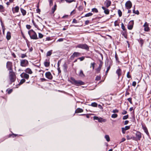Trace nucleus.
Masks as SVG:
<instances>
[{
	"label": "nucleus",
	"instance_id": "nucleus-43",
	"mask_svg": "<svg viewBox=\"0 0 151 151\" xmlns=\"http://www.w3.org/2000/svg\"><path fill=\"white\" fill-rule=\"evenodd\" d=\"M101 69V68L99 67L97 68H96L95 70L97 73H99L100 72Z\"/></svg>",
	"mask_w": 151,
	"mask_h": 151
},
{
	"label": "nucleus",
	"instance_id": "nucleus-49",
	"mask_svg": "<svg viewBox=\"0 0 151 151\" xmlns=\"http://www.w3.org/2000/svg\"><path fill=\"white\" fill-rule=\"evenodd\" d=\"M8 70H9V74H12L13 73H14V72H13L12 68L9 69H8Z\"/></svg>",
	"mask_w": 151,
	"mask_h": 151
},
{
	"label": "nucleus",
	"instance_id": "nucleus-38",
	"mask_svg": "<svg viewBox=\"0 0 151 151\" xmlns=\"http://www.w3.org/2000/svg\"><path fill=\"white\" fill-rule=\"evenodd\" d=\"M95 64L96 63L95 62L91 63V64L90 68H91L92 67L93 69V70L94 68L95 65Z\"/></svg>",
	"mask_w": 151,
	"mask_h": 151
},
{
	"label": "nucleus",
	"instance_id": "nucleus-28",
	"mask_svg": "<svg viewBox=\"0 0 151 151\" xmlns=\"http://www.w3.org/2000/svg\"><path fill=\"white\" fill-rule=\"evenodd\" d=\"M89 106H91L93 107H97L98 106L97 103L96 102H94L92 103L91 105L89 104Z\"/></svg>",
	"mask_w": 151,
	"mask_h": 151
},
{
	"label": "nucleus",
	"instance_id": "nucleus-34",
	"mask_svg": "<svg viewBox=\"0 0 151 151\" xmlns=\"http://www.w3.org/2000/svg\"><path fill=\"white\" fill-rule=\"evenodd\" d=\"M105 138L107 142H109L110 140V138L108 135H106L105 136Z\"/></svg>",
	"mask_w": 151,
	"mask_h": 151
},
{
	"label": "nucleus",
	"instance_id": "nucleus-24",
	"mask_svg": "<svg viewBox=\"0 0 151 151\" xmlns=\"http://www.w3.org/2000/svg\"><path fill=\"white\" fill-rule=\"evenodd\" d=\"M83 110L80 108H78L75 111V113H79L83 112Z\"/></svg>",
	"mask_w": 151,
	"mask_h": 151
},
{
	"label": "nucleus",
	"instance_id": "nucleus-21",
	"mask_svg": "<svg viewBox=\"0 0 151 151\" xmlns=\"http://www.w3.org/2000/svg\"><path fill=\"white\" fill-rule=\"evenodd\" d=\"M63 67L64 72H66L67 71L68 66L66 63H65L63 65Z\"/></svg>",
	"mask_w": 151,
	"mask_h": 151
},
{
	"label": "nucleus",
	"instance_id": "nucleus-35",
	"mask_svg": "<svg viewBox=\"0 0 151 151\" xmlns=\"http://www.w3.org/2000/svg\"><path fill=\"white\" fill-rule=\"evenodd\" d=\"M121 28L124 31L127 30L124 24L122 23L121 24Z\"/></svg>",
	"mask_w": 151,
	"mask_h": 151
},
{
	"label": "nucleus",
	"instance_id": "nucleus-61",
	"mask_svg": "<svg viewBox=\"0 0 151 151\" xmlns=\"http://www.w3.org/2000/svg\"><path fill=\"white\" fill-rule=\"evenodd\" d=\"M37 9H36V11L37 13H40V9L38 8L39 6H37Z\"/></svg>",
	"mask_w": 151,
	"mask_h": 151
},
{
	"label": "nucleus",
	"instance_id": "nucleus-9",
	"mask_svg": "<svg viewBox=\"0 0 151 151\" xmlns=\"http://www.w3.org/2000/svg\"><path fill=\"white\" fill-rule=\"evenodd\" d=\"M135 136L138 141L140 140L142 138V133L139 131H137L135 133Z\"/></svg>",
	"mask_w": 151,
	"mask_h": 151
},
{
	"label": "nucleus",
	"instance_id": "nucleus-5",
	"mask_svg": "<svg viewBox=\"0 0 151 151\" xmlns=\"http://www.w3.org/2000/svg\"><path fill=\"white\" fill-rule=\"evenodd\" d=\"M81 55V53L78 52H74L72 55H71L70 57V59L71 60H73L74 58L75 57H78Z\"/></svg>",
	"mask_w": 151,
	"mask_h": 151
},
{
	"label": "nucleus",
	"instance_id": "nucleus-50",
	"mask_svg": "<svg viewBox=\"0 0 151 151\" xmlns=\"http://www.w3.org/2000/svg\"><path fill=\"white\" fill-rule=\"evenodd\" d=\"M78 9L79 11H81L83 9V7L82 6H80L78 8Z\"/></svg>",
	"mask_w": 151,
	"mask_h": 151
},
{
	"label": "nucleus",
	"instance_id": "nucleus-37",
	"mask_svg": "<svg viewBox=\"0 0 151 151\" xmlns=\"http://www.w3.org/2000/svg\"><path fill=\"white\" fill-rule=\"evenodd\" d=\"M118 13L119 16V17L122 16V12L120 9H118Z\"/></svg>",
	"mask_w": 151,
	"mask_h": 151
},
{
	"label": "nucleus",
	"instance_id": "nucleus-56",
	"mask_svg": "<svg viewBox=\"0 0 151 151\" xmlns=\"http://www.w3.org/2000/svg\"><path fill=\"white\" fill-rule=\"evenodd\" d=\"M129 72H128L127 74V76L128 78H131V76L129 75Z\"/></svg>",
	"mask_w": 151,
	"mask_h": 151
},
{
	"label": "nucleus",
	"instance_id": "nucleus-41",
	"mask_svg": "<svg viewBox=\"0 0 151 151\" xmlns=\"http://www.w3.org/2000/svg\"><path fill=\"white\" fill-rule=\"evenodd\" d=\"M104 13L106 14H109V10L108 9H106L105 10H104Z\"/></svg>",
	"mask_w": 151,
	"mask_h": 151
},
{
	"label": "nucleus",
	"instance_id": "nucleus-62",
	"mask_svg": "<svg viewBox=\"0 0 151 151\" xmlns=\"http://www.w3.org/2000/svg\"><path fill=\"white\" fill-rule=\"evenodd\" d=\"M127 111L125 110H124L123 111V112H122V114L123 115H124L127 114Z\"/></svg>",
	"mask_w": 151,
	"mask_h": 151
},
{
	"label": "nucleus",
	"instance_id": "nucleus-59",
	"mask_svg": "<svg viewBox=\"0 0 151 151\" xmlns=\"http://www.w3.org/2000/svg\"><path fill=\"white\" fill-rule=\"evenodd\" d=\"M85 59V57L84 56L82 57H81L79 58H78V59L80 60V61H82L83 60Z\"/></svg>",
	"mask_w": 151,
	"mask_h": 151
},
{
	"label": "nucleus",
	"instance_id": "nucleus-42",
	"mask_svg": "<svg viewBox=\"0 0 151 151\" xmlns=\"http://www.w3.org/2000/svg\"><path fill=\"white\" fill-rule=\"evenodd\" d=\"M27 56L26 55V54H21V58H23L25 57H27Z\"/></svg>",
	"mask_w": 151,
	"mask_h": 151
},
{
	"label": "nucleus",
	"instance_id": "nucleus-1",
	"mask_svg": "<svg viewBox=\"0 0 151 151\" xmlns=\"http://www.w3.org/2000/svg\"><path fill=\"white\" fill-rule=\"evenodd\" d=\"M68 81L71 83L72 84L76 86H80L83 85L85 84L84 82L81 80H76L75 79L72 77L70 78V80H68Z\"/></svg>",
	"mask_w": 151,
	"mask_h": 151
},
{
	"label": "nucleus",
	"instance_id": "nucleus-15",
	"mask_svg": "<svg viewBox=\"0 0 151 151\" xmlns=\"http://www.w3.org/2000/svg\"><path fill=\"white\" fill-rule=\"evenodd\" d=\"M104 4L106 5V6L107 8H108L111 5V1L109 0H106V1L104 2Z\"/></svg>",
	"mask_w": 151,
	"mask_h": 151
},
{
	"label": "nucleus",
	"instance_id": "nucleus-11",
	"mask_svg": "<svg viewBox=\"0 0 151 151\" xmlns=\"http://www.w3.org/2000/svg\"><path fill=\"white\" fill-rule=\"evenodd\" d=\"M134 21L133 20L130 21L129 24L127 26V28L129 30H131L132 29L134 25Z\"/></svg>",
	"mask_w": 151,
	"mask_h": 151
},
{
	"label": "nucleus",
	"instance_id": "nucleus-54",
	"mask_svg": "<svg viewBox=\"0 0 151 151\" xmlns=\"http://www.w3.org/2000/svg\"><path fill=\"white\" fill-rule=\"evenodd\" d=\"M127 139V140H130L132 139V136L127 135L126 136Z\"/></svg>",
	"mask_w": 151,
	"mask_h": 151
},
{
	"label": "nucleus",
	"instance_id": "nucleus-27",
	"mask_svg": "<svg viewBox=\"0 0 151 151\" xmlns=\"http://www.w3.org/2000/svg\"><path fill=\"white\" fill-rule=\"evenodd\" d=\"M93 15V14L89 12L86 14L84 16L81 17V18H83L85 17H88L91 16Z\"/></svg>",
	"mask_w": 151,
	"mask_h": 151
},
{
	"label": "nucleus",
	"instance_id": "nucleus-48",
	"mask_svg": "<svg viewBox=\"0 0 151 151\" xmlns=\"http://www.w3.org/2000/svg\"><path fill=\"white\" fill-rule=\"evenodd\" d=\"M53 0H48L50 6H51L53 5Z\"/></svg>",
	"mask_w": 151,
	"mask_h": 151
},
{
	"label": "nucleus",
	"instance_id": "nucleus-18",
	"mask_svg": "<svg viewBox=\"0 0 151 151\" xmlns=\"http://www.w3.org/2000/svg\"><path fill=\"white\" fill-rule=\"evenodd\" d=\"M19 7L18 6H16L15 8H12V10L13 13H17L19 12Z\"/></svg>",
	"mask_w": 151,
	"mask_h": 151
},
{
	"label": "nucleus",
	"instance_id": "nucleus-12",
	"mask_svg": "<svg viewBox=\"0 0 151 151\" xmlns=\"http://www.w3.org/2000/svg\"><path fill=\"white\" fill-rule=\"evenodd\" d=\"M143 27H144V31L145 32H149L150 30V29L149 27V24L146 22L144 25Z\"/></svg>",
	"mask_w": 151,
	"mask_h": 151
},
{
	"label": "nucleus",
	"instance_id": "nucleus-58",
	"mask_svg": "<svg viewBox=\"0 0 151 151\" xmlns=\"http://www.w3.org/2000/svg\"><path fill=\"white\" fill-rule=\"evenodd\" d=\"M110 68H111V67H110V65H109V66L107 67V70L106 72V74H107L108 73V72L109 71V70L110 69Z\"/></svg>",
	"mask_w": 151,
	"mask_h": 151
},
{
	"label": "nucleus",
	"instance_id": "nucleus-20",
	"mask_svg": "<svg viewBox=\"0 0 151 151\" xmlns=\"http://www.w3.org/2000/svg\"><path fill=\"white\" fill-rule=\"evenodd\" d=\"M57 5L56 3H55L54 6L52 8V14H54L55 11L57 9Z\"/></svg>",
	"mask_w": 151,
	"mask_h": 151
},
{
	"label": "nucleus",
	"instance_id": "nucleus-26",
	"mask_svg": "<svg viewBox=\"0 0 151 151\" xmlns=\"http://www.w3.org/2000/svg\"><path fill=\"white\" fill-rule=\"evenodd\" d=\"M20 10L23 16H24L26 14V11L25 10H24L22 8H20Z\"/></svg>",
	"mask_w": 151,
	"mask_h": 151
},
{
	"label": "nucleus",
	"instance_id": "nucleus-52",
	"mask_svg": "<svg viewBox=\"0 0 151 151\" xmlns=\"http://www.w3.org/2000/svg\"><path fill=\"white\" fill-rule=\"evenodd\" d=\"M99 61L100 64H99V67L101 68V67H102L103 65V62L101 60H99Z\"/></svg>",
	"mask_w": 151,
	"mask_h": 151
},
{
	"label": "nucleus",
	"instance_id": "nucleus-6",
	"mask_svg": "<svg viewBox=\"0 0 151 151\" xmlns=\"http://www.w3.org/2000/svg\"><path fill=\"white\" fill-rule=\"evenodd\" d=\"M141 125L142 126V129L144 130V132L147 135L148 137H150V135L148 132L147 129V128L145 124H142Z\"/></svg>",
	"mask_w": 151,
	"mask_h": 151
},
{
	"label": "nucleus",
	"instance_id": "nucleus-51",
	"mask_svg": "<svg viewBox=\"0 0 151 151\" xmlns=\"http://www.w3.org/2000/svg\"><path fill=\"white\" fill-rule=\"evenodd\" d=\"M41 81L42 82L46 81H47V80L44 78H40Z\"/></svg>",
	"mask_w": 151,
	"mask_h": 151
},
{
	"label": "nucleus",
	"instance_id": "nucleus-19",
	"mask_svg": "<svg viewBox=\"0 0 151 151\" xmlns=\"http://www.w3.org/2000/svg\"><path fill=\"white\" fill-rule=\"evenodd\" d=\"M11 38V33L9 32H7L6 35V38L8 40L10 39Z\"/></svg>",
	"mask_w": 151,
	"mask_h": 151
},
{
	"label": "nucleus",
	"instance_id": "nucleus-46",
	"mask_svg": "<svg viewBox=\"0 0 151 151\" xmlns=\"http://www.w3.org/2000/svg\"><path fill=\"white\" fill-rule=\"evenodd\" d=\"M129 117V115L127 114L126 115L124 116H123L122 118V119L123 120H125L127 119Z\"/></svg>",
	"mask_w": 151,
	"mask_h": 151
},
{
	"label": "nucleus",
	"instance_id": "nucleus-32",
	"mask_svg": "<svg viewBox=\"0 0 151 151\" xmlns=\"http://www.w3.org/2000/svg\"><path fill=\"white\" fill-rule=\"evenodd\" d=\"M25 80L24 79H22L19 83V85H20L22 84L23 83H24V82L25 81Z\"/></svg>",
	"mask_w": 151,
	"mask_h": 151
},
{
	"label": "nucleus",
	"instance_id": "nucleus-8",
	"mask_svg": "<svg viewBox=\"0 0 151 151\" xmlns=\"http://www.w3.org/2000/svg\"><path fill=\"white\" fill-rule=\"evenodd\" d=\"M9 78L10 81H15L16 79V76L15 73H13L12 74H9Z\"/></svg>",
	"mask_w": 151,
	"mask_h": 151
},
{
	"label": "nucleus",
	"instance_id": "nucleus-53",
	"mask_svg": "<svg viewBox=\"0 0 151 151\" xmlns=\"http://www.w3.org/2000/svg\"><path fill=\"white\" fill-rule=\"evenodd\" d=\"M121 34L123 36H124L125 35H127V30L124 31L123 32H122L121 33Z\"/></svg>",
	"mask_w": 151,
	"mask_h": 151
},
{
	"label": "nucleus",
	"instance_id": "nucleus-3",
	"mask_svg": "<svg viewBox=\"0 0 151 151\" xmlns=\"http://www.w3.org/2000/svg\"><path fill=\"white\" fill-rule=\"evenodd\" d=\"M75 47L85 50L87 51H88L89 50V46L85 43L78 44L75 46Z\"/></svg>",
	"mask_w": 151,
	"mask_h": 151
},
{
	"label": "nucleus",
	"instance_id": "nucleus-29",
	"mask_svg": "<svg viewBox=\"0 0 151 151\" xmlns=\"http://www.w3.org/2000/svg\"><path fill=\"white\" fill-rule=\"evenodd\" d=\"M52 50L48 51L46 53V56L47 57L50 56L52 54Z\"/></svg>",
	"mask_w": 151,
	"mask_h": 151
},
{
	"label": "nucleus",
	"instance_id": "nucleus-10",
	"mask_svg": "<svg viewBox=\"0 0 151 151\" xmlns=\"http://www.w3.org/2000/svg\"><path fill=\"white\" fill-rule=\"evenodd\" d=\"M45 76L46 77L49 79L52 80L53 78V76L50 72H47L45 73Z\"/></svg>",
	"mask_w": 151,
	"mask_h": 151
},
{
	"label": "nucleus",
	"instance_id": "nucleus-64",
	"mask_svg": "<svg viewBox=\"0 0 151 151\" xmlns=\"http://www.w3.org/2000/svg\"><path fill=\"white\" fill-rule=\"evenodd\" d=\"M27 28L28 29H30L31 28V26L27 24L26 25Z\"/></svg>",
	"mask_w": 151,
	"mask_h": 151
},
{
	"label": "nucleus",
	"instance_id": "nucleus-36",
	"mask_svg": "<svg viewBox=\"0 0 151 151\" xmlns=\"http://www.w3.org/2000/svg\"><path fill=\"white\" fill-rule=\"evenodd\" d=\"M92 12L95 13H97L98 12V9L96 8H93L92 9Z\"/></svg>",
	"mask_w": 151,
	"mask_h": 151
},
{
	"label": "nucleus",
	"instance_id": "nucleus-55",
	"mask_svg": "<svg viewBox=\"0 0 151 151\" xmlns=\"http://www.w3.org/2000/svg\"><path fill=\"white\" fill-rule=\"evenodd\" d=\"M127 100L131 104H132V98H129L127 99Z\"/></svg>",
	"mask_w": 151,
	"mask_h": 151
},
{
	"label": "nucleus",
	"instance_id": "nucleus-14",
	"mask_svg": "<svg viewBox=\"0 0 151 151\" xmlns=\"http://www.w3.org/2000/svg\"><path fill=\"white\" fill-rule=\"evenodd\" d=\"M20 76L22 78H24L26 79H28L29 77L28 74L24 73H23L20 74Z\"/></svg>",
	"mask_w": 151,
	"mask_h": 151
},
{
	"label": "nucleus",
	"instance_id": "nucleus-4",
	"mask_svg": "<svg viewBox=\"0 0 151 151\" xmlns=\"http://www.w3.org/2000/svg\"><path fill=\"white\" fill-rule=\"evenodd\" d=\"M29 64V62L26 59L21 60H20V66L22 67H26Z\"/></svg>",
	"mask_w": 151,
	"mask_h": 151
},
{
	"label": "nucleus",
	"instance_id": "nucleus-60",
	"mask_svg": "<svg viewBox=\"0 0 151 151\" xmlns=\"http://www.w3.org/2000/svg\"><path fill=\"white\" fill-rule=\"evenodd\" d=\"M112 112L114 113H118L119 112V110L117 109H114L113 110Z\"/></svg>",
	"mask_w": 151,
	"mask_h": 151
},
{
	"label": "nucleus",
	"instance_id": "nucleus-39",
	"mask_svg": "<svg viewBox=\"0 0 151 151\" xmlns=\"http://www.w3.org/2000/svg\"><path fill=\"white\" fill-rule=\"evenodd\" d=\"M130 126H126L124 127V130H127L129 129H130Z\"/></svg>",
	"mask_w": 151,
	"mask_h": 151
},
{
	"label": "nucleus",
	"instance_id": "nucleus-33",
	"mask_svg": "<svg viewBox=\"0 0 151 151\" xmlns=\"http://www.w3.org/2000/svg\"><path fill=\"white\" fill-rule=\"evenodd\" d=\"M79 76L81 77H84L85 76V75L83 73V72L82 70H80Z\"/></svg>",
	"mask_w": 151,
	"mask_h": 151
},
{
	"label": "nucleus",
	"instance_id": "nucleus-30",
	"mask_svg": "<svg viewBox=\"0 0 151 151\" xmlns=\"http://www.w3.org/2000/svg\"><path fill=\"white\" fill-rule=\"evenodd\" d=\"M133 13L135 14L138 15L139 14V12L138 10H137L136 11H135V6H134V9L133 10Z\"/></svg>",
	"mask_w": 151,
	"mask_h": 151
},
{
	"label": "nucleus",
	"instance_id": "nucleus-31",
	"mask_svg": "<svg viewBox=\"0 0 151 151\" xmlns=\"http://www.w3.org/2000/svg\"><path fill=\"white\" fill-rule=\"evenodd\" d=\"M44 65L45 67H48L50 65V63L49 62L45 61L44 63Z\"/></svg>",
	"mask_w": 151,
	"mask_h": 151
},
{
	"label": "nucleus",
	"instance_id": "nucleus-2",
	"mask_svg": "<svg viewBox=\"0 0 151 151\" xmlns=\"http://www.w3.org/2000/svg\"><path fill=\"white\" fill-rule=\"evenodd\" d=\"M28 34L29 35L31 39L33 40H37L38 39L36 33L32 29L30 30L28 32Z\"/></svg>",
	"mask_w": 151,
	"mask_h": 151
},
{
	"label": "nucleus",
	"instance_id": "nucleus-17",
	"mask_svg": "<svg viewBox=\"0 0 151 151\" xmlns=\"http://www.w3.org/2000/svg\"><path fill=\"white\" fill-rule=\"evenodd\" d=\"M137 40L140 45L141 47H142L144 43V40L141 38L139 39H137Z\"/></svg>",
	"mask_w": 151,
	"mask_h": 151
},
{
	"label": "nucleus",
	"instance_id": "nucleus-25",
	"mask_svg": "<svg viewBox=\"0 0 151 151\" xmlns=\"http://www.w3.org/2000/svg\"><path fill=\"white\" fill-rule=\"evenodd\" d=\"M5 11V9L3 6L1 5H0V12H3Z\"/></svg>",
	"mask_w": 151,
	"mask_h": 151
},
{
	"label": "nucleus",
	"instance_id": "nucleus-47",
	"mask_svg": "<svg viewBox=\"0 0 151 151\" xmlns=\"http://www.w3.org/2000/svg\"><path fill=\"white\" fill-rule=\"evenodd\" d=\"M38 37L39 38H42L43 37V35L40 33H39Z\"/></svg>",
	"mask_w": 151,
	"mask_h": 151
},
{
	"label": "nucleus",
	"instance_id": "nucleus-44",
	"mask_svg": "<svg viewBox=\"0 0 151 151\" xmlns=\"http://www.w3.org/2000/svg\"><path fill=\"white\" fill-rule=\"evenodd\" d=\"M118 116V115L117 114H113L111 115V117L112 118H116Z\"/></svg>",
	"mask_w": 151,
	"mask_h": 151
},
{
	"label": "nucleus",
	"instance_id": "nucleus-22",
	"mask_svg": "<svg viewBox=\"0 0 151 151\" xmlns=\"http://www.w3.org/2000/svg\"><path fill=\"white\" fill-rule=\"evenodd\" d=\"M25 72L28 73L29 74H32V72L31 70L29 68H27L25 70Z\"/></svg>",
	"mask_w": 151,
	"mask_h": 151
},
{
	"label": "nucleus",
	"instance_id": "nucleus-13",
	"mask_svg": "<svg viewBox=\"0 0 151 151\" xmlns=\"http://www.w3.org/2000/svg\"><path fill=\"white\" fill-rule=\"evenodd\" d=\"M6 68L7 70L13 68L12 63L10 61H7L6 64Z\"/></svg>",
	"mask_w": 151,
	"mask_h": 151
},
{
	"label": "nucleus",
	"instance_id": "nucleus-63",
	"mask_svg": "<svg viewBox=\"0 0 151 151\" xmlns=\"http://www.w3.org/2000/svg\"><path fill=\"white\" fill-rule=\"evenodd\" d=\"M72 23H78V22L75 19H73L72 21Z\"/></svg>",
	"mask_w": 151,
	"mask_h": 151
},
{
	"label": "nucleus",
	"instance_id": "nucleus-16",
	"mask_svg": "<svg viewBox=\"0 0 151 151\" xmlns=\"http://www.w3.org/2000/svg\"><path fill=\"white\" fill-rule=\"evenodd\" d=\"M122 73V70L120 68H119L118 69H117L116 71V73L117 75L119 78L121 76Z\"/></svg>",
	"mask_w": 151,
	"mask_h": 151
},
{
	"label": "nucleus",
	"instance_id": "nucleus-45",
	"mask_svg": "<svg viewBox=\"0 0 151 151\" xmlns=\"http://www.w3.org/2000/svg\"><path fill=\"white\" fill-rule=\"evenodd\" d=\"M32 22L33 24V25L35 26V27L37 28H38V26L35 23V22L34 20L33 19H32Z\"/></svg>",
	"mask_w": 151,
	"mask_h": 151
},
{
	"label": "nucleus",
	"instance_id": "nucleus-7",
	"mask_svg": "<svg viewBox=\"0 0 151 151\" xmlns=\"http://www.w3.org/2000/svg\"><path fill=\"white\" fill-rule=\"evenodd\" d=\"M132 6V2L129 0L127 1L125 4V7L127 9H129L131 8Z\"/></svg>",
	"mask_w": 151,
	"mask_h": 151
},
{
	"label": "nucleus",
	"instance_id": "nucleus-40",
	"mask_svg": "<svg viewBox=\"0 0 151 151\" xmlns=\"http://www.w3.org/2000/svg\"><path fill=\"white\" fill-rule=\"evenodd\" d=\"M115 58L117 62H119V58L118 56V55L116 54V52L115 53Z\"/></svg>",
	"mask_w": 151,
	"mask_h": 151
},
{
	"label": "nucleus",
	"instance_id": "nucleus-23",
	"mask_svg": "<svg viewBox=\"0 0 151 151\" xmlns=\"http://www.w3.org/2000/svg\"><path fill=\"white\" fill-rule=\"evenodd\" d=\"M98 121L99 122H106V120L105 119H103L101 117H99L98 119Z\"/></svg>",
	"mask_w": 151,
	"mask_h": 151
},
{
	"label": "nucleus",
	"instance_id": "nucleus-57",
	"mask_svg": "<svg viewBox=\"0 0 151 151\" xmlns=\"http://www.w3.org/2000/svg\"><path fill=\"white\" fill-rule=\"evenodd\" d=\"M101 79V77L99 76H97L95 80L99 81Z\"/></svg>",
	"mask_w": 151,
	"mask_h": 151
}]
</instances>
